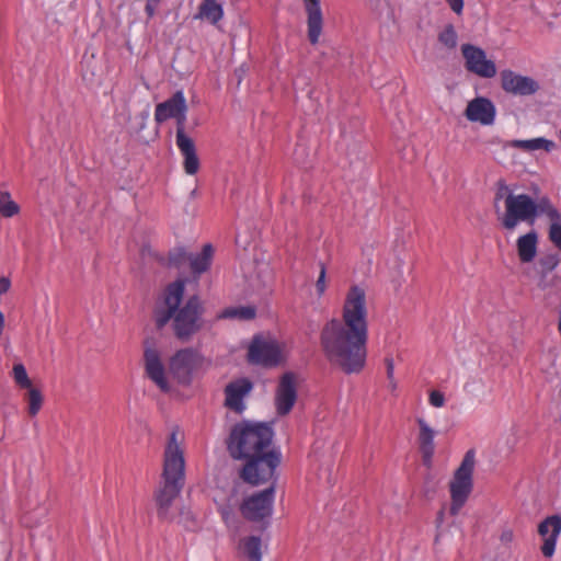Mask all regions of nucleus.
I'll return each instance as SVG.
<instances>
[{
  "instance_id": "nucleus-26",
  "label": "nucleus",
  "mask_w": 561,
  "mask_h": 561,
  "mask_svg": "<svg viewBox=\"0 0 561 561\" xmlns=\"http://www.w3.org/2000/svg\"><path fill=\"white\" fill-rule=\"evenodd\" d=\"M240 549L242 556L248 561H261L262 559V541L257 536H249L241 539Z\"/></svg>"
},
{
  "instance_id": "nucleus-9",
  "label": "nucleus",
  "mask_w": 561,
  "mask_h": 561,
  "mask_svg": "<svg viewBox=\"0 0 561 561\" xmlns=\"http://www.w3.org/2000/svg\"><path fill=\"white\" fill-rule=\"evenodd\" d=\"M297 397V375L293 371H286L280 376L275 389L274 404L277 415L285 416L289 414Z\"/></svg>"
},
{
  "instance_id": "nucleus-4",
  "label": "nucleus",
  "mask_w": 561,
  "mask_h": 561,
  "mask_svg": "<svg viewBox=\"0 0 561 561\" xmlns=\"http://www.w3.org/2000/svg\"><path fill=\"white\" fill-rule=\"evenodd\" d=\"M184 455L183 450L180 448L178 435L173 432L169 437L164 450L162 481L153 495L160 518H168L170 507L184 486Z\"/></svg>"
},
{
  "instance_id": "nucleus-19",
  "label": "nucleus",
  "mask_w": 561,
  "mask_h": 561,
  "mask_svg": "<svg viewBox=\"0 0 561 561\" xmlns=\"http://www.w3.org/2000/svg\"><path fill=\"white\" fill-rule=\"evenodd\" d=\"M416 423L420 430L417 443L420 451L422 454V460L426 467H431L432 458L435 453V431L422 417H417Z\"/></svg>"
},
{
  "instance_id": "nucleus-46",
  "label": "nucleus",
  "mask_w": 561,
  "mask_h": 561,
  "mask_svg": "<svg viewBox=\"0 0 561 561\" xmlns=\"http://www.w3.org/2000/svg\"><path fill=\"white\" fill-rule=\"evenodd\" d=\"M443 517H444V511L442 510V511L438 512L437 522L442 523L443 522Z\"/></svg>"
},
{
  "instance_id": "nucleus-40",
  "label": "nucleus",
  "mask_w": 561,
  "mask_h": 561,
  "mask_svg": "<svg viewBox=\"0 0 561 561\" xmlns=\"http://www.w3.org/2000/svg\"><path fill=\"white\" fill-rule=\"evenodd\" d=\"M430 403L435 408H440L445 403L444 394L438 390H433L430 393Z\"/></svg>"
},
{
  "instance_id": "nucleus-17",
  "label": "nucleus",
  "mask_w": 561,
  "mask_h": 561,
  "mask_svg": "<svg viewBox=\"0 0 561 561\" xmlns=\"http://www.w3.org/2000/svg\"><path fill=\"white\" fill-rule=\"evenodd\" d=\"M146 373L148 377L162 390L169 391L170 387L164 375V367L160 355L154 348H146L144 353Z\"/></svg>"
},
{
  "instance_id": "nucleus-28",
  "label": "nucleus",
  "mask_w": 561,
  "mask_h": 561,
  "mask_svg": "<svg viewBox=\"0 0 561 561\" xmlns=\"http://www.w3.org/2000/svg\"><path fill=\"white\" fill-rule=\"evenodd\" d=\"M28 391L24 394V399L27 402V413L30 416H35L41 411L44 403V396L37 388L30 387Z\"/></svg>"
},
{
  "instance_id": "nucleus-18",
  "label": "nucleus",
  "mask_w": 561,
  "mask_h": 561,
  "mask_svg": "<svg viewBox=\"0 0 561 561\" xmlns=\"http://www.w3.org/2000/svg\"><path fill=\"white\" fill-rule=\"evenodd\" d=\"M186 100L182 91H176L170 99L156 106L154 119L161 124L175 116L179 112H186Z\"/></svg>"
},
{
  "instance_id": "nucleus-2",
  "label": "nucleus",
  "mask_w": 561,
  "mask_h": 561,
  "mask_svg": "<svg viewBox=\"0 0 561 561\" xmlns=\"http://www.w3.org/2000/svg\"><path fill=\"white\" fill-rule=\"evenodd\" d=\"M273 436L272 425L263 422L244 420L231 428L227 450L233 459L245 460L240 471L244 482L259 485L274 479L280 463V453L268 449Z\"/></svg>"
},
{
  "instance_id": "nucleus-36",
  "label": "nucleus",
  "mask_w": 561,
  "mask_h": 561,
  "mask_svg": "<svg viewBox=\"0 0 561 561\" xmlns=\"http://www.w3.org/2000/svg\"><path fill=\"white\" fill-rule=\"evenodd\" d=\"M538 273H539V280L537 283V286L542 290H546L548 288L556 286V284L559 280V277L557 275L549 276L550 273L540 272V271H538Z\"/></svg>"
},
{
  "instance_id": "nucleus-31",
  "label": "nucleus",
  "mask_w": 561,
  "mask_h": 561,
  "mask_svg": "<svg viewBox=\"0 0 561 561\" xmlns=\"http://www.w3.org/2000/svg\"><path fill=\"white\" fill-rule=\"evenodd\" d=\"M12 377L16 386L22 389H27L32 387V381L28 378L25 366L22 363H16L12 368Z\"/></svg>"
},
{
  "instance_id": "nucleus-24",
  "label": "nucleus",
  "mask_w": 561,
  "mask_h": 561,
  "mask_svg": "<svg viewBox=\"0 0 561 561\" xmlns=\"http://www.w3.org/2000/svg\"><path fill=\"white\" fill-rule=\"evenodd\" d=\"M222 7L216 0H203L198 7L195 19L206 20L210 24H217L222 19Z\"/></svg>"
},
{
  "instance_id": "nucleus-29",
  "label": "nucleus",
  "mask_w": 561,
  "mask_h": 561,
  "mask_svg": "<svg viewBox=\"0 0 561 561\" xmlns=\"http://www.w3.org/2000/svg\"><path fill=\"white\" fill-rule=\"evenodd\" d=\"M256 310L251 306H241L227 308L220 314V318L228 319H240V320H252L255 318Z\"/></svg>"
},
{
  "instance_id": "nucleus-32",
  "label": "nucleus",
  "mask_w": 561,
  "mask_h": 561,
  "mask_svg": "<svg viewBox=\"0 0 561 561\" xmlns=\"http://www.w3.org/2000/svg\"><path fill=\"white\" fill-rule=\"evenodd\" d=\"M438 41L449 49H454L457 46V33L453 24H448L438 34Z\"/></svg>"
},
{
  "instance_id": "nucleus-1",
  "label": "nucleus",
  "mask_w": 561,
  "mask_h": 561,
  "mask_svg": "<svg viewBox=\"0 0 561 561\" xmlns=\"http://www.w3.org/2000/svg\"><path fill=\"white\" fill-rule=\"evenodd\" d=\"M366 293L353 285L345 297L342 318L331 319L320 332L325 358L345 374L359 373L366 363L368 340Z\"/></svg>"
},
{
  "instance_id": "nucleus-13",
  "label": "nucleus",
  "mask_w": 561,
  "mask_h": 561,
  "mask_svg": "<svg viewBox=\"0 0 561 561\" xmlns=\"http://www.w3.org/2000/svg\"><path fill=\"white\" fill-rule=\"evenodd\" d=\"M501 87L507 93L523 96L535 94L539 90L536 80L508 69L501 71Z\"/></svg>"
},
{
  "instance_id": "nucleus-12",
  "label": "nucleus",
  "mask_w": 561,
  "mask_h": 561,
  "mask_svg": "<svg viewBox=\"0 0 561 561\" xmlns=\"http://www.w3.org/2000/svg\"><path fill=\"white\" fill-rule=\"evenodd\" d=\"M253 389V382L248 378H239L230 381L225 387V403L229 410L241 414L245 410L244 398L250 394Z\"/></svg>"
},
{
  "instance_id": "nucleus-14",
  "label": "nucleus",
  "mask_w": 561,
  "mask_h": 561,
  "mask_svg": "<svg viewBox=\"0 0 561 561\" xmlns=\"http://www.w3.org/2000/svg\"><path fill=\"white\" fill-rule=\"evenodd\" d=\"M496 110L492 101L484 96H478L468 102L465 116L468 121L481 125H492L495 119Z\"/></svg>"
},
{
  "instance_id": "nucleus-10",
  "label": "nucleus",
  "mask_w": 561,
  "mask_h": 561,
  "mask_svg": "<svg viewBox=\"0 0 561 561\" xmlns=\"http://www.w3.org/2000/svg\"><path fill=\"white\" fill-rule=\"evenodd\" d=\"M461 53L467 71L485 79L493 78L496 75L494 61L486 59L485 51L482 48L471 44H463Z\"/></svg>"
},
{
  "instance_id": "nucleus-5",
  "label": "nucleus",
  "mask_w": 561,
  "mask_h": 561,
  "mask_svg": "<svg viewBox=\"0 0 561 561\" xmlns=\"http://www.w3.org/2000/svg\"><path fill=\"white\" fill-rule=\"evenodd\" d=\"M533 194H508L505 198V213L499 217L506 230H514L522 221L534 225L539 216L559 219V210L548 195L540 194V187L534 185Z\"/></svg>"
},
{
  "instance_id": "nucleus-16",
  "label": "nucleus",
  "mask_w": 561,
  "mask_h": 561,
  "mask_svg": "<svg viewBox=\"0 0 561 561\" xmlns=\"http://www.w3.org/2000/svg\"><path fill=\"white\" fill-rule=\"evenodd\" d=\"M307 13L308 41L311 45L319 43L323 28V15L320 0H302Z\"/></svg>"
},
{
  "instance_id": "nucleus-30",
  "label": "nucleus",
  "mask_w": 561,
  "mask_h": 561,
  "mask_svg": "<svg viewBox=\"0 0 561 561\" xmlns=\"http://www.w3.org/2000/svg\"><path fill=\"white\" fill-rule=\"evenodd\" d=\"M19 211L20 207L11 199L10 194L8 192H0V215L10 218L19 214Z\"/></svg>"
},
{
  "instance_id": "nucleus-6",
  "label": "nucleus",
  "mask_w": 561,
  "mask_h": 561,
  "mask_svg": "<svg viewBox=\"0 0 561 561\" xmlns=\"http://www.w3.org/2000/svg\"><path fill=\"white\" fill-rule=\"evenodd\" d=\"M474 451L473 449H469L460 463L457 470L454 473V477L449 483V491L451 497L450 504V514L456 516L460 508L467 502L472 489H473V480L472 474L474 470Z\"/></svg>"
},
{
  "instance_id": "nucleus-21",
  "label": "nucleus",
  "mask_w": 561,
  "mask_h": 561,
  "mask_svg": "<svg viewBox=\"0 0 561 561\" xmlns=\"http://www.w3.org/2000/svg\"><path fill=\"white\" fill-rule=\"evenodd\" d=\"M537 242L538 234L535 230H531L517 239L516 247L520 262L529 263L536 257Z\"/></svg>"
},
{
  "instance_id": "nucleus-8",
  "label": "nucleus",
  "mask_w": 561,
  "mask_h": 561,
  "mask_svg": "<svg viewBox=\"0 0 561 561\" xmlns=\"http://www.w3.org/2000/svg\"><path fill=\"white\" fill-rule=\"evenodd\" d=\"M204 357L194 348L187 347L178 351L170 359V371L181 385L192 382L193 373L198 369Z\"/></svg>"
},
{
  "instance_id": "nucleus-20",
  "label": "nucleus",
  "mask_w": 561,
  "mask_h": 561,
  "mask_svg": "<svg viewBox=\"0 0 561 561\" xmlns=\"http://www.w3.org/2000/svg\"><path fill=\"white\" fill-rule=\"evenodd\" d=\"M176 146L179 150L181 151L182 156L184 157L183 161V168L184 171L190 174L194 175L199 170V159L196 152V147L192 138H180L176 139Z\"/></svg>"
},
{
  "instance_id": "nucleus-23",
  "label": "nucleus",
  "mask_w": 561,
  "mask_h": 561,
  "mask_svg": "<svg viewBox=\"0 0 561 561\" xmlns=\"http://www.w3.org/2000/svg\"><path fill=\"white\" fill-rule=\"evenodd\" d=\"M214 254V249L210 243H206L203 247V250L198 254H190L188 266L191 272L194 275H201L206 272L210 264Z\"/></svg>"
},
{
  "instance_id": "nucleus-43",
  "label": "nucleus",
  "mask_w": 561,
  "mask_h": 561,
  "mask_svg": "<svg viewBox=\"0 0 561 561\" xmlns=\"http://www.w3.org/2000/svg\"><path fill=\"white\" fill-rule=\"evenodd\" d=\"M386 368H387V378L389 381H392L394 364L391 357H387L385 359Z\"/></svg>"
},
{
  "instance_id": "nucleus-11",
  "label": "nucleus",
  "mask_w": 561,
  "mask_h": 561,
  "mask_svg": "<svg viewBox=\"0 0 561 561\" xmlns=\"http://www.w3.org/2000/svg\"><path fill=\"white\" fill-rule=\"evenodd\" d=\"M248 359L251 364L274 367L280 362V350L275 342L255 336L249 346Z\"/></svg>"
},
{
  "instance_id": "nucleus-25",
  "label": "nucleus",
  "mask_w": 561,
  "mask_h": 561,
  "mask_svg": "<svg viewBox=\"0 0 561 561\" xmlns=\"http://www.w3.org/2000/svg\"><path fill=\"white\" fill-rule=\"evenodd\" d=\"M508 147L519 149L523 151H535L539 149H543L545 151L549 152L552 149H554L556 144L552 140H548L546 138H534L529 140H518L514 139L507 142Z\"/></svg>"
},
{
  "instance_id": "nucleus-44",
  "label": "nucleus",
  "mask_w": 561,
  "mask_h": 561,
  "mask_svg": "<svg viewBox=\"0 0 561 561\" xmlns=\"http://www.w3.org/2000/svg\"><path fill=\"white\" fill-rule=\"evenodd\" d=\"M389 387L392 391L397 389V382L394 380V377H392V381H389Z\"/></svg>"
},
{
  "instance_id": "nucleus-45",
  "label": "nucleus",
  "mask_w": 561,
  "mask_h": 561,
  "mask_svg": "<svg viewBox=\"0 0 561 561\" xmlns=\"http://www.w3.org/2000/svg\"><path fill=\"white\" fill-rule=\"evenodd\" d=\"M146 11L148 12L149 15L153 14V8L149 3H147L146 5Z\"/></svg>"
},
{
  "instance_id": "nucleus-15",
  "label": "nucleus",
  "mask_w": 561,
  "mask_h": 561,
  "mask_svg": "<svg viewBox=\"0 0 561 561\" xmlns=\"http://www.w3.org/2000/svg\"><path fill=\"white\" fill-rule=\"evenodd\" d=\"M561 533V516L551 515L538 525V534L543 537L541 552L546 558H551L556 550L557 539Z\"/></svg>"
},
{
  "instance_id": "nucleus-37",
  "label": "nucleus",
  "mask_w": 561,
  "mask_h": 561,
  "mask_svg": "<svg viewBox=\"0 0 561 561\" xmlns=\"http://www.w3.org/2000/svg\"><path fill=\"white\" fill-rule=\"evenodd\" d=\"M172 118L176 119V136H175V140L180 139V138L188 137L186 131H185L186 112H179Z\"/></svg>"
},
{
  "instance_id": "nucleus-34",
  "label": "nucleus",
  "mask_w": 561,
  "mask_h": 561,
  "mask_svg": "<svg viewBox=\"0 0 561 561\" xmlns=\"http://www.w3.org/2000/svg\"><path fill=\"white\" fill-rule=\"evenodd\" d=\"M496 191H495V195H494V208H495V211L499 213V202L501 199H504L506 198V196L508 194H513L508 187V185L506 184L505 180L503 179H500L496 184Z\"/></svg>"
},
{
  "instance_id": "nucleus-27",
  "label": "nucleus",
  "mask_w": 561,
  "mask_h": 561,
  "mask_svg": "<svg viewBox=\"0 0 561 561\" xmlns=\"http://www.w3.org/2000/svg\"><path fill=\"white\" fill-rule=\"evenodd\" d=\"M190 254L184 248L176 247L169 251L168 259L160 257L159 262L168 267L182 268L188 264Z\"/></svg>"
},
{
  "instance_id": "nucleus-22",
  "label": "nucleus",
  "mask_w": 561,
  "mask_h": 561,
  "mask_svg": "<svg viewBox=\"0 0 561 561\" xmlns=\"http://www.w3.org/2000/svg\"><path fill=\"white\" fill-rule=\"evenodd\" d=\"M83 80L90 85H100L102 82V62L95 59L94 55L84 56L81 61Z\"/></svg>"
},
{
  "instance_id": "nucleus-33",
  "label": "nucleus",
  "mask_w": 561,
  "mask_h": 561,
  "mask_svg": "<svg viewBox=\"0 0 561 561\" xmlns=\"http://www.w3.org/2000/svg\"><path fill=\"white\" fill-rule=\"evenodd\" d=\"M551 221L549 227V240L561 251V213L559 211V219H549Z\"/></svg>"
},
{
  "instance_id": "nucleus-39",
  "label": "nucleus",
  "mask_w": 561,
  "mask_h": 561,
  "mask_svg": "<svg viewBox=\"0 0 561 561\" xmlns=\"http://www.w3.org/2000/svg\"><path fill=\"white\" fill-rule=\"evenodd\" d=\"M319 266H320V274H319V277L316 283V288H317L318 294L321 296L325 291L327 270H325L324 263H322V262L319 263Z\"/></svg>"
},
{
  "instance_id": "nucleus-42",
  "label": "nucleus",
  "mask_w": 561,
  "mask_h": 561,
  "mask_svg": "<svg viewBox=\"0 0 561 561\" xmlns=\"http://www.w3.org/2000/svg\"><path fill=\"white\" fill-rule=\"evenodd\" d=\"M514 539V534L511 529H505L502 531L500 540L504 545H510Z\"/></svg>"
},
{
  "instance_id": "nucleus-7",
  "label": "nucleus",
  "mask_w": 561,
  "mask_h": 561,
  "mask_svg": "<svg viewBox=\"0 0 561 561\" xmlns=\"http://www.w3.org/2000/svg\"><path fill=\"white\" fill-rule=\"evenodd\" d=\"M275 482L268 488L243 500L240 505L241 515L250 522H262L272 515Z\"/></svg>"
},
{
  "instance_id": "nucleus-41",
  "label": "nucleus",
  "mask_w": 561,
  "mask_h": 561,
  "mask_svg": "<svg viewBox=\"0 0 561 561\" xmlns=\"http://www.w3.org/2000/svg\"><path fill=\"white\" fill-rule=\"evenodd\" d=\"M446 2L456 14H460L462 12L463 0H446Z\"/></svg>"
},
{
  "instance_id": "nucleus-38",
  "label": "nucleus",
  "mask_w": 561,
  "mask_h": 561,
  "mask_svg": "<svg viewBox=\"0 0 561 561\" xmlns=\"http://www.w3.org/2000/svg\"><path fill=\"white\" fill-rule=\"evenodd\" d=\"M10 287H11L10 278L5 277V276L0 277V295L9 291ZM3 329H4V316L0 311V336L2 335Z\"/></svg>"
},
{
  "instance_id": "nucleus-35",
  "label": "nucleus",
  "mask_w": 561,
  "mask_h": 561,
  "mask_svg": "<svg viewBox=\"0 0 561 561\" xmlns=\"http://www.w3.org/2000/svg\"><path fill=\"white\" fill-rule=\"evenodd\" d=\"M559 259L556 254H548L539 259L538 265L540 272L551 273L558 265Z\"/></svg>"
},
{
  "instance_id": "nucleus-3",
  "label": "nucleus",
  "mask_w": 561,
  "mask_h": 561,
  "mask_svg": "<svg viewBox=\"0 0 561 561\" xmlns=\"http://www.w3.org/2000/svg\"><path fill=\"white\" fill-rule=\"evenodd\" d=\"M185 279L169 284L163 293V301L154 309V320L158 329L172 321L174 336L182 343H188L205 325V307L197 295L183 302Z\"/></svg>"
}]
</instances>
